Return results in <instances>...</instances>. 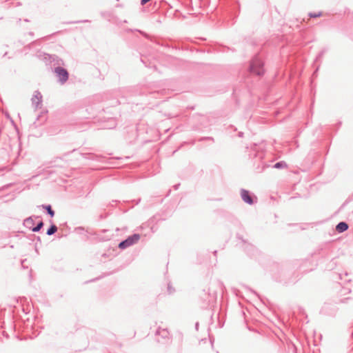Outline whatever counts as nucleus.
Returning <instances> with one entry per match:
<instances>
[{
  "label": "nucleus",
  "instance_id": "obj_6",
  "mask_svg": "<svg viewBox=\"0 0 353 353\" xmlns=\"http://www.w3.org/2000/svg\"><path fill=\"white\" fill-rule=\"evenodd\" d=\"M32 105L37 109L41 105L42 103V95L38 90L34 92V94L31 99Z\"/></svg>",
  "mask_w": 353,
  "mask_h": 353
},
{
  "label": "nucleus",
  "instance_id": "obj_12",
  "mask_svg": "<svg viewBox=\"0 0 353 353\" xmlns=\"http://www.w3.org/2000/svg\"><path fill=\"white\" fill-rule=\"evenodd\" d=\"M43 208H44L46 211H47V213L51 216V217H53L54 216V210L52 209L51 208V205H42Z\"/></svg>",
  "mask_w": 353,
  "mask_h": 353
},
{
  "label": "nucleus",
  "instance_id": "obj_19",
  "mask_svg": "<svg viewBox=\"0 0 353 353\" xmlns=\"http://www.w3.org/2000/svg\"><path fill=\"white\" fill-rule=\"evenodd\" d=\"M178 186H179V184H177V185H175V188L176 189L178 188Z\"/></svg>",
  "mask_w": 353,
  "mask_h": 353
},
{
  "label": "nucleus",
  "instance_id": "obj_7",
  "mask_svg": "<svg viewBox=\"0 0 353 353\" xmlns=\"http://www.w3.org/2000/svg\"><path fill=\"white\" fill-rule=\"evenodd\" d=\"M241 196L244 202L250 205L253 203V199L248 190L242 189L241 191Z\"/></svg>",
  "mask_w": 353,
  "mask_h": 353
},
{
  "label": "nucleus",
  "instance_id": "obj_18",
  "mask_svg": "<svg viewBox=\"0 0 353 353\" xmlns=\"http://www.w3.org/2000/svg\"><path fill=\"white\" fill-rule=\"evenodd\" d=\"M178 186H179V184H177V185H175V188L176 189L178 188Z\"/></svg>",
  "mask_w": 353,
  "mask_h": 353
},
{
  "label": "nucleus",
  "instance_id": "obj_8",
  "mask_svg": "<svg viewBox=\"0 0 353 353\" xmlns=\"http://www.w3.org/2000/svg\"><path fill=\"white\" fill-rule=\"evenodd\" d=\"M348 229V225L345 222H340L337 224L336 230L339 232H343Z\"/></svg>",
  "mask_w": 353,
  "mask_h": 353
},
{
  "label": "nucleus",
  "instance_id": "obj_5",
  "mask_svg": "<svg viewBox=\"0 0 353 353\" xmlns=\"http://www.w3.org/2000/svg\"><path fill=\"white\" fill-rule=\"evenodd\" d=\"M39 58L43 60L46 63L56 62L57 64L59 65L61 64V62H62V60L60 59L57 56L51 55L44 52L39 54Z\"/></svg>",
  "mask_w": 353,
  "mask_h": 353
},
{
  "label": "nucleus",
  "instance_id": "obj_17",
  "mask_svg": "<svg viewBox=\"0 0 353 353\" xmlns=\"http://www.w3.org/2000/svg\"><path fill=\"white\" fill-rule=\"evenodd\" d=\"M29 34H30V36H32V37H33V36H34V33H33V32H30V33H29Z\"/></svg>",
  "mask_w": 353,
  "mask_h": 353
},
{
  "label": "nucleus",
  "instance_id": "obj_11",
  "mask_svg": "<svg viewBox=\"0 0 353 353\" xmlns=\"http://www.w3.org/2000/svg\"><path fill=\"white\" fill-rule=\"evenodd\" d=\"M288 165L287 163L283 161H279V162H277L274 165V168H277V169H281V168H287Z\"/></svg>",
  "mask_w": 353,
  "mask_h": 353
},
{
  "label": "nucleus",
  "instance_id": "obj_9",
  "mask_svg": "<svg viewBox=\"0 0 353 353\" xmlns=\"http://www.w3.org/2000/svg\"><path fill=\"white\" fill-rule=\"evenodd\" d=\"M24 225L28 228H30L32 230V226L34 225V220L32 217H29V218H27L24 220V223H23Z\"/></svg>",
  "mask_w": 353,
  "mask_h": 353
},
{
  "label": "nucleus",
  "instance_id": "obj_3",
  "mask_svg": "<svg viewBox=\"0 0 353 353\" xmlns=\"http://www.w3.org/2000/svg\"><path fill=\"white\" fill-rule=\"evenodd\" d=\"M139 239H140V235L138 234H134L128 236L124 241H122L121 242H120L119 244V248L122 250L125 249V248L135 244L136 243H137Z\"/></svg>",
  "mask_w": 353,
  "mask_h": 353
},
{
  "label": "nucleus",
  "instance_id": "obj_4",
  "mask_svg": "<svg viewBox=\"0 0 353 353\" xmlns=\"http://www.w3.org/2000/svg\"><path fill=\"white\" fill-rule=\"evenodd\" d=\"M54 73L56 74L57 77L59 78V81L61 84L65 83L68 81L69 74L66 69L59 67V66L56 67L54 68Z\"/></svg>",
  "mask_w": 353,
  "mask_h": 353
},
{
  "label": "nucleus",
  "instance_id": "obj_15",
  "mask_svg": "<svg viewBox=\"0 0 353 353\" xmlns=\"http://www.w3.org/2000/svg\"><path fill=\"white\" fill-rule=\"evenodd\" d=\"M168 290L170 294H171L174 291V289H172L170 285H168Z\"/></svg>",
  "mask_w": 353,
  "mask_h": 353
},
{
  "label": "nucleus",
  "instance_id": "obj_14",
  "mask_svg": "<svg viewBox=\"0 0 353 353\" xmlns=\"http://www.w3.org/2000/svg\"><path fill=\"white\" fill-rule=\"evenodd\" d=\"M321 15V12H318V13H312V12H310L309 14V16L312 18H316V17H319Z\"/></svg>",
  "mask_w": 353,
  "mask_h": 353
},
{
  "label": "nucleus",
  "instance_id": "obj_13",
  "mask_svg": "<svg viewBox=\"0 0 353 353\" xmlns=\"http://www.w3.org/2000/svg\"><path fill=\"white\" fill-rule=\"evenodd\" d=\"M43 226V223L42 221H39L35 227L32 228V231L37 232H39Z\"/></svg>",
  "mask_w": 353,
  "mask_h": 353
},
{
  "label": "nucleus",
  "instance_id": "obj_1",
  "mask_svg": "<svg viewBox=\"0 0 353 353\" xmlns=\"http://www.w3.org/2000/svg\"><path fill=\"white\" fill-rule=\"evenodd\" d=\"M224 285L219 281H214L210 283L208 298L205 299L208 303H212L216 299L218 292H223Z\"/></svg>",
  "mask_w": 353,
  "mask_h": 353
},
{
  "label": "nucleus",
  "instance_id": "obj_16",
  "mask_svg": "<svg viewBox=\"0 0 353 353\" xmlns=\"http://www.w3.org/2000/svg\"><path fill=\"white\" fill-rule=\"evenodd\" d=\"M150 1V0H141V5H144V4H145L146 3H148Z\"/></svg>",
  "mask_w": 353,
  "mask_h": 353
},
{
  "label": "nucleus",
  "instance_id": "obj_20",
  "mask_svg": "<svg viewBox=\"0 0 353 353\" xmlns=\"http://www.w3.org/2000/svg\"><path fill=\"white\" fill-rule=\"evenodd\" d=\"M24 21H26V22L29 21L28 19H25Z\"/></svg>",
  "mask_w": 353,
  "mask_h": 353
},
{
  "label": "nucleus",
  "instance_id": "obj_2",
  "mask_svg": "<svg viewBox=\"0 0 353 353\" xmlns=\"http://www.w3.org/2000/svg\"><path fill=\"white\" fill-rule=\"evenodd\" d=\"M250 70V72L258 76H261L264 74L263 62L259 57H255L251 61Z\"/></svg>",
  "mask_w": 353,
  "mask_h": 353
},
{
  "label": "nucleus",
  "instance_id": "obj_10",
  "mask_svg": "<svg viewBox=\"0 0 353 353\" xmlns=\"http://www.w3.org/2000/svg\"><path fill=\"white\" fill-rule=\"evenodd\" d=\"M57 231V227L55 225H52L47 230V235L50 236L54 234Z\"/></svg>",
  "mask_w": 353,
  "mask_h": 353
}]
</instances>
